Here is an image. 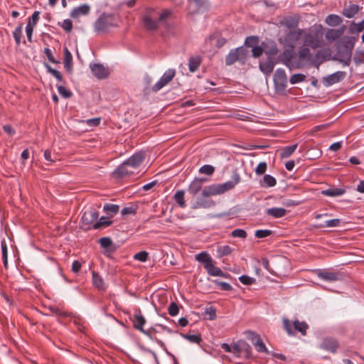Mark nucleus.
<instances>
[{"mask_svg":"<svg viewBox=\"0 0 364 364\" xmlns=\"http://www.w3.org/2000/svg\"><path fill=\"white\" fill-rule=\"evenodd\" d=\"M283 327L288 335L293 336L296 332H299L302 336L306 335V331L309 328L308 324L304 321L294 320L293 322L287 318L282 319Z\"/></svg>","mask_w":364,"mask_h":364,"instance_id":"f257e3e1","label":"nucleus"},{"mask_svg":"<svg viewBox=\"0 0 364 364\" xmlns=\"http://www.w3.org/2000/svg\"><path fill=\"white\" fill-rule=\"evenodd\" d=\"M248 58V50L242 47H238L232 49L227 56L225 57V64L227 65H232L235 63H239L242 65L245 64Z\"/></svg>","mask_w":364,"mask_h":364,"instance_id":"f03ea898","label":"nucleus"},{"mask_svg":"<svg viewBox=\"0 0 364 364\" xmlns=\"http://www.w3.org/2000/svg\"><path fill=\"white\" fill-rule=\"evenodd\" d=\"M116 26L115 18L111 14H102L95 23V29L98 32L106 31L110 27Z\"/></svg>","mask_w":364,"mask_h":364,"instance_id":"7ed1b4c3","label":"nucleus"},{"mask_svg":"<svg viewBox=\"0 0 364 364\" xmlns=\"http://www.w3.org/2000/svg\"><path fill=\"white\" fill-rule=\"evenodd\" d=\"M143 22L145 28L149 31H156L159 25L157 18V11L150 10L143 17Z\"/></svg>","mask_w":364,"mask_h":364,"instance_id":"20e7f679","label":"nucleus"},{"mask_svg":"<svg viewBox=\"0 0 364 364\" xmlns=\"http://www.w3.org/2000/svg\"><path fill=\"white\" fill-rule=\"evenodd\" d=\"M274 82L276 90L278 92H283L287 86V77L283 69H277L274 75Z\"/></svg>","mask_w":364,"mask_h":364,"instance_id":"39448f33","label":"nucleus"},{"mask_svg":"<svg viewBox=\"0 0 364 364\" xmlns=\"http://www.w3.org/2000/svg\"><path fill=\"white\" fill-rule=\"evenodd\" d=\"M176 75V70L174 69H168L166 70L161 79L152 87V90L154 92H157L161 88H163L165 85H166L169 82L172 80Z\"/></svg>","mask_w":364,"mask_h":364,"instance_id":"423d86ee","label":"nucleus"},{"mask_svg":"<svg viewBox=\"0 0 364 364\" xmlns=\"http://www.w3.org/2000/svg\"><path fill=\"white\" fill-rule=\"evenodd\" d=\"M232 353L240 357L242 353H245V358H248L251 355V347L245 341H239L232 346Z\"/></svg>","mask_w":364,"mask_h":364,"instance_id":"0eeeda50","label":"nucleus"},{"mask_svg":"<svg viewBox=\"0 0 364 364\" xmlns=\"http://www.w3.org/2000/svg\"><path fill=\"white\" fill-rule=\"evenodd\" d=\"M316 274L318 278L328 282L338 281L341 277L338 272L328 269H318L316 270Z\"/></svg>","mask_w":364,"mask_h":364,"instance_id":"6e6552de","label":"nucleus"},{"mask_svg":"<svg viewBox=\"0 0 364 364\" xmlns=\"http://www.w3.org/2000/svg\"><path fill=\"white\" fill-rule=\"evenodd\" d=\"M135 173V171L131 168L127 161L122 164L114 171L112 173L113 177L116 178H124L131 176Z\"/></svg>","mask_w":364,"mask_h":364,"instance_id":"1a4fd4ad","label":"nucleus"},{"mask_svg":"<svg viewBox=\"0 0 364 364\" xmlns=\"http://www.w3.org/2000/svg\"><path fill=\"white\" fill-rule=\"evenodd\" d=\"M90 69L92 74L98 79L107 78L109 75L108 68H105L102 64H93L90 65Z\"/></svg>","mask_w":364,"mask_h":364,"instance_id":"9d476101","label":"nucleus"},{"mask_svg":"<svg viewBox=\"0 0 364 364\" xmlns=\"http://www.w3.org/2000/svg\"><path fill=\"white\" fill-rule=\"evenodd\" d=\"M346 76L345 72L338 71L323 78V83L325 86H331L341 81Z\"/></svg>","mask_w":364,"mask_h":364,"instance_id":"9b49d317","label":"nucleus"},{"mask_svg":"<svg viewBox=\"0 0 364 364\" xmlns=\"http://www.w3.org/2000/svg\"><path fill=\"white\" fill-rule=\"evenodd\" d=\"M145 158L144 152H138L129 158L126 161L131 166V168L136 169L141 165Z\"/></svg>","mask_w":364,"mask_h":364,"instance_id":"f8f14e48","label":"nucleus"},{"mask_svg":"<svg viewBox=\"0 0 364 364\" xmlns=\"http://www.w3.org/2000/svg\"><path fill=\"white\" fill-rule=\"evenodd\" d=\"M240 181V177L238 174H235L232 181H229L223 183L218 184L220 194H223L231 189H232Z\"/></svg>","mask_w":364,"mask_h":364,"instance_id":"ddd939ff","label":"nucleus"},{"mask_svg":"<svg viewBox=\"0 0 364 364\" xmlns=\"http://www.w3.org/2000/svg\"><path fill=\"white\" fill-rule=\"evenodd\" d=\"M338 347V343L337 341L332 338H325L321 343V348L322 349H324L333 353L336 352Z\"/></svg>","mask_w":364,"mask_h":364,"instance_id":"4468645a","label":"nucleus"},{"mask_svg":"<svg viewBox=\"0 0 364 364\" xmlns=\"http://www.w3.org/2000/svg\"><path fill=\"white\" fill-rule=\"evenodd\" d=\"M132 321L133 322L134 327L136 329H138L140 331H141L142 333H144L146 335H149V333L143 329V326H144V324L146 323V319L142 316V314H141L140 311H138L133 315V318H132Z\"/></svg>","mask_w":364,"mask_h":364,"instance_id":"2eb2a0df","label":"nucleus"},{"mask_svg":"<svg viewBox=\"0 0 364 364\" xmlns=\"http://www.w3.org/2000/svg\"><path fill=\"white\" fill-rule=\"evenodd\" d=\"M98 218V213L95 210H89L84 212L81 220L85 225H91Z\"/></svg>","mask_w":364,"mask_h":364,"instance_id":"dca6fc26","label":"nucleus"},{"mask_svg":"<svg viewBox=\"0 0 364 364\" xmlns=\"http://www.w3.org/2000/svg\"><path fill=\"white\" fill-rule=\"evenodd\" d=\"M342 41L346 48V52L343 55L348 60H350L351 57V51L355 44V39L352 37L345 36L343 38Z\"/></svg>","mask_w":364,"mask_h":364,"instance_id":"f3484780","label":"nucleus"},{"mask_svg":"<svg viewBox=\"0 0 364 364\" xmlns=\"http://www.w3.org/2000/svg\"><path fill=\"white\" fill-rule=\"evenodd\" d=\"M205 269L208 274L211 276L221 277L224 278H227L228 277V274L223 272L219 267L214 265L213 260L209 264L205 265Z\"/></svg>","mask_w":364,"mask_h":364,"instance_id":"a211bd4d","label":"nucleus"},{"mask_svg":"<svg viewBox=\"0 0 364 364\" xmlns=\"http://www.w3.org/2000/svg\"><path fill=\"white\" fill-rule=\"evenodd\" d=\"M346 26H343L338 29H329L326 33V38L328 41H333L339 38L345 32Z\"/></svg>","mask_w":364,"mask_h":364,"instance_id":"6ab92c4d","label":"nucleus"},{"mask_svg":"<svg viewBox=\"0 0 364 364\" xmlns=\"http://www.w3.org/2000/svg\"><path fill=\"white\" fill-rule=\"evenodd\" d=\"M90 7L88 5L82 4L74 8L70 13V16L73 18H76L80 16L87 15L90 13Z\"/></svg>","mask_w":364,"mask_h":364,"instance_id":"aec40b11","label":"nucleus"},{"mask_svg":"<svg viewBox=\"0 0 364 364\" xmlns=\"http://www.w3.org/2000/svg\"><path fill=\"white\" fill-rule=\"evenodd\" d=\"M215 202L210 199L198 197L193 203V208H208L215 205Z\"/></svg>","mask_w":364,"mask_h":364,"instance_id":"412c9836","label":"nucleus"},{"mask_svg":"<svg viewBox=\"0 0 364 364\" xmlns=\"http://www.w3.org/2000/svg\"><path fill=\"white\" fill-rule=\"evenodd\" d=\"M205 181V180L203 178H195L188 186V192L193 196L196 195L201 190Z\"/></svg>","mask_w":364,"mask_h":364,"instance_id":"4be33fe9","label":"nucleus"},{"mask_svg":"<svg viewBox=\"0 0 364 364\" xmlns=\"http://www.w3.org/2000/svg\"><path fill=\"white\" fill-rule=\"evenodd\" d=\"M216 195H220L218 184L206 186L202 191V196L203 198H208Z\"/></svg>","mask_w":364,"mask_h":364,"instance_id":"5701e85b","label":"nucleus"},{"mask_svg":"<svg viewBox=\"0 0 364 364\" xmlns=\"http://www.w3.org/2000/svg\"><path fill=\"white\" fill-rule=\"evenodd\" d=\"M266 213L274 218H280L286 215L287 210L283 208H271L267 209Z\"/></svg>","mask_w":364,"mask_h":364,"instance_id":"b1692460","label":"nucleus"},{"mask_svg":"<svg viewBox=\"0 0 364 364\" xmlns=\"http://www.w3.org/2000/svg\"><path fill=\"white\" fill-rule=\"evenodd\" d=\"M64 66L68 71H70L73 66V56L68 48H64Z\"/></svg>","mask_w":364,"mask_h":364,"instance_id":"393cba45","label":"nucleus"},{"mask_svg":"<svg viewBox=\"0 0 364 364\" xmlns=\"http://www.w3.org/2000/svg\"><path fill=\"white\" fill-rule=\"evenodd\" d=\"M92 283L93 285L99 290L105 289L103 279L98 273L95 272H92Z\"/></svg>","mask_w":364,"mask_h":364,"instance_id":"a878e982","label":"nucleus"},{"mask_svg":"<svg viewBox=\"0 0 364 364\" xmlns=\"http://www.w3.org/2000/svg\"><path fill=\"white\" fill-rule=\"evenodd\" d=\"M321 193L323 196H331V197L340 196L345 193V190L343 188H328V189L322 191Z\"/></svg>","mask_w":364,"mask_h":364,"instance_id":"bb28decb","label":"nucleus"},{"mask_svg":"<svg viewBox=\"0 0 364 364\" xmlns=\"http://www.w3.org/2000/svg\"><path fill=\"white\" fill-rule=\"evenodd\" d=\"M274 63L272 59H269L267 61H261L259 63L260 70L266 74L271 73L274 69Z\"/></svg>","mask_w":364,"mask_h":364,"instance_id":"cd10ccee","label":"nucleus"},{"mask_svg":"<svg viewBox=\"0 0 364 364\" xmlns=\"http://www.w3.org/2000/svg\"><path fill=\"white\" fill-rule=\"evenodd\" d=\"M304 44L313 48H316L321 46L320 41L313 35H308L305 37Z\"/></svg>","mask_w":364,"mask_h":364,"instance_id":"c85d7f7f","label":"nucleus"},{"mask_svg":"<svg viewBox=\"0 0 364 364\" xmlns=\"http://www.w3.org/2000/svg\"><path fill=\"white\" fill-rule=\"evenodd\" d=\"M196 259L199 262L203 263L205 269V265L209 264L213 260L212 257L206 252H202L196 255Z\"/></svg>","mask_w":364,"mask_h":364,"instance_id":"c756f323","label":"nucleus"},{"mask_svg":"<svg viewBox=\"0 0 364 364\" xmlns=\"http://www.w3.org/2000/svg\"><path fill=\"white\" fill-rule=\"evenodd\" d=\"M359 11V7L355 4H350L343 9V14L347 18L353 17Z\"/></svg>","mask_w":364,"mask_h":364,"instance_id":"7c9ffc66","label":"nucleus"},{"mask_svg":"<svg viewBox=\"0 0 364 364\" xmlns=\"http://www.w3.org/2000/svg\"><path fill=\"white\" fill-rule=\"evenodd\" d=\"M296 148H297V144H293L291 146H286V147L283 148L280 151V154H279L281 158L284 159V158L289 157L295 151Z\"/></svg>","mask_w":364,"mask_h":364,"instance_id":"2f4dec72","label":"nucleus"},{"mask_svg":"<svg viewBox=\"0 0 364 364\" xmlns=\"http://www.w3.org/2000/svg\"><path fill=\"white\" fill-rule=\"evenodd\" d=\"M201 63L200 57H191L189 59L188 67L191 72L194 73L198 70Z\"/></svg>","mask_w":364,"mask_h":364,"instance_id":"473e14b6","label":"nucleus"},{"mask_svg":"<svg viewBox=\"0 0 364 364\" xmlns=\"http://www.w3.org/2000/svg\"><path fill=\"white\" fill-rule=\"evenodd\" d=\"M342 22L341 18L335 14H330L326 18V23L331 26H336Z\"/></svg>","mask_w":364,"mask_h":364,"instance_id":"72a5a7b5","label":"nucleus"},{"mask_svg":"<svg viewBox=\"0 0 364 364\" xmlns=\"http://www.w3.org/2000/svg\"><path fill=\"white\" fill-rule=\"evenodd\" d=\"M22 32H23V23H21L16 28L13 33V36L15 39L16 43L18 46L20 45L21 42V38H22Z\"/></svg>","mask_w":364,"mask_h":364,"instance_id":"f704fd0d","label":"nucleus"},{"mask_svg":"<svg viewBox=\"0 0 364 364\" xmlns=\"http://www.w3.org/2000/svg\"><path fill=\"white\" fill-rule=\"evenodd\" d=\"M112 224V221L109 220H107L105 217H101L100 220L97 222H95L93 225L94 229H99L101 228H105L108 227Z\"/></svg>","mask_w":364,"mask_h":364,"instance_id":"c9c22d12","label":"nucleus"},{"mask_svg":"<svg viewBox=\"0 0 364 364\" xmlns=\"http://www.w3.org/2000/svg\"><path fill=\"white\" fill-rule=\"evenodd\" d=\"M232 250L229 245L219 246L217 249V253L219 257L231 254Z\"/></svg>","mask_w":364,"mask_h":364,"instance_id":"e433bc0d","label":"nucleus"},{"mask_svg":"<svg viewBox=\"0 0 364 364\" xmlns=\"http://www.w3.org/2000/svg\"><path fill=\"white\" fill-rule=\"evenodd\" d=\"M174 199L181 208L186 207V202L184 200V191H177L174 195Z\"/></svg>","mask_w":364,"mask_h":364,"instance_id":"4c0bfd02","label":"nucleus"},{"mask_svg":"<svg viewBox=\"0 0 364 364\" xmlns=\"http://www.w3.org/2000/svg\"><path fill=\"white\" fill-rule=\"evenodd\" d=\"M172 12L171 10L165 9L161 12L157 11V18L160 23L165 22L171 15Z\"/></svg>","mask_w":364,"mask_h":364,"instance_id":"58836bf2","label":"nucleus"},{"mask_svg":"<svg viewBox=\"0 0 364 364\" xmlns=\"http://www.w3.org/2000/svg\"><path fill=\"white\" fill-rule=\"evenodd\" d=\"M364 30V20L360 23L352 22L350 26V33H360Z\"/></svg>","mask_w":364,"mask_h":364,"instance_id":"ea45409f","label":"nucleus"},{"mask_svg":"<svg viewBox=\"0 0 364 364\" xmlns=\"http://www.w3.org/2000/svg\"><path fill=\"white\" fill-rule=\"evenodd\" d=\"M306 80V75L304 74L298 73V74H294L290 77V83L294 85L299 82H304Z\"/></svg>","mask_w":364,"mask_h":364,"instance_id":"a19ab883","label":"nucleus"},{"mask_svg":"<svg viewBox=\"0 0 364 364\" xmlns=\"http://www.w3.org/2000/svg\"><path fill=\"white\" fill-rule=\"evenodd\" d=\"M340 224V220L335 218L331 219L329 220H327L325 222V224L323 225H319L317 227L318 228H334L338 226Z\"/></svg>","mask_w":364,"mask_h":364,"instance_id":"79ce46f5","label":"nucleus"},{"mask_svg":"<svg viewBox=\"0 0 364 364\" xmlns=\"http://www.w3.org/2000/svg\"><path fill=\"white\" fill-rule=\"evenodd\" d=\"M299 56L301 60H309L311 59V53L308 48H303L299 52Z\"/></svg>","mask_w":364,"mask_h":364,"instance_id":"37998d69","label":"nucleus"},{"mask_svg":"<svg viewBox=\"0 0 364 364\" xmlns=\"http://www.w3.org/2000/svg\"><path fill=\"white\" fill-rule=\"evenodd\" d=\"M104 210L112 215H115L119 211V206L114 204H107L104 206Z\"/></svg>","mask_w":364,"mask_h":364,"instance_id":"c03bdc74","label":"nucleus"},{"mask_svg":"<svg viewBox=\"0 0 364 364\" xmlns=\"http://www.w3.org/2000/svg\"><path fill=\"white\" fill-rule=\"evenodd\" d=\"M254 346L258 352H262V353H265L267 354L269 353L267 348H266L264 342L262 341V340L261 338L257 339V341L254 343Z\"/></svg>","mask_w":364,"mask_h":364,"instance_id":"a18cd8bd","label":"nucleus"},{"mask_svg":"<svg viewBox=\"0 0 364 364\" xmlns=\"http://www.w3.org/2000/svg\"><path fill=\"white\" fill-rule=\"evenodd\" d=\"M183 337L185 339L189 341L190 342L198 344L201 341V337H200V334H194V335L184 334V335H183Z\"/></svg>","mask_w":364,"mask_h":364,"instance_id":"49530a36","label":"nucleus"},{"mask_svg":"<svg viewBox=\"0 0 364 364\" xmlns=\"http://www.w3.org/2000/svg\"><path fill=\"white\" fill-rule=\"evenodd\" d=\"M215 171V168L211 165H204L200 168L199 172L208 176L212 175Z\"/></svg>","mask_w":364,"mask_h":364,"instance_id":"de8ad7c7","label":"nucleus"},{"mask_svg":"<svg viewBox=\"0 0 364 364\" xmlns=\"http://www.w3.org/2000/svg\"><path fill=\"white\" fill-rule=\"evenodd\" d=\"M1 250H2V258L4 261V264L5 267H7L8 264V252H7V245L5 241L1 242Z\"/></svg>","mask_w":364,"mask_h":364,"instance_id":"09e8293b","label":"nucleus"},{"mask_svg":"<svg viewBox=\"0 0 364 364\" xmlns=\"http://www.w3.org/2000/svg\"><path fill=\"white\" fill-rule=\"evenodd\" d=\"M168 314L171 316H176L179 312V307H178V304L175 302L171 303V304L169 305V306L168 308Z\"/></svg>","mask_w":364,"mask_h":364,"instance_id":"8fccbe9b","label":"nucleus"},{"mask_svg":"<svg viewBox=\"0 0 364 364\" xmlns=\"http://www.w3.org/2000/svg\"><path fill=\"white\" fill-rule=\"evenodd\" d=\"M149 253L146 251H141L134 255V259L140 262H146L148 259Z\"/></svg>","mask_w":364,"mask_h":364,"instance_id":"3c124183","label":"nucleus"},{"mask_svg":"<svg viewBox=\"0 0 364 364\" xmlns=\"http://www.w3.org/2000/svg\"><path fill=\"white\" fill-rule=\"evenodd\" d=\"M239 280L245 285H251L255 282V279L247 275H242L239 277Z\"/></svg>","mask_w":364,"mask_h":364,"instance_id":"603ef678","label":"nucleus"},{"mask_svg":"<svg viewBox=\"0 0 364 364\" xmlns=\"http://www.w3.org/2000/svg\"><path fill=\"white\" fill-rule=\"evenodd\" d=\"M231 235L233 237H240L245 239L247 237V232L242 229H235L231 232Z\"/></svg>","mask_w":364,"mask_h":364,"instance_id":"864d4df0","label":"nucleus"},{"mask_svg":"<svg viewBox=\"0 0 364 364\" xmlns=\"http://www.w3.org/2000/svg\"><path fill=\"white\" fill-rule=\"evenodd\" d=\"M282 23L289 28H295L297 26V21L293 18H285Z\"/></svg>","mask_w":364,"mask_h":364,"instance_id":"5fc2aeb1","label":"nucleus"},{"mask_svg":"<svg viewBox=\"0 0 364 364\" xmlns=\"http://www.w3.org/2000/svg\"><path fill=\"white\" fill-rule=\"evenodd\" d=\"M221 290L223 291H230L232 289V286L224 282H220L218 280H214L213 282Z\"/></svg>","mask_w":364,"mask_h":364,"instance_id":"6e6d98bb","label":"nucleus"},{"mask_svg":"<svg viewBox=\"0 0 364 364\" xmlns=\"http://www.w3.org/2000/svg\"><path fill=\"white\" fill-rule=\"evenodd\" d=\"M264 182L269 187H272L276 185L277 181L274 177L270 175H265L263 178Z\"/></svg>","mask_w":364,"mask_h":364,"instance_id":"4d7b16f0","label":"nucleus"},{"mask_svg":"<svg viewBox=\"0 0 364 364\" xmlns=\"http://www.w3.org/2000/svg\"><path fill=\"white\" fill-rule=\"evenodd\" d=\"M272 232V230H258L255 232V235L257 238H264L269 236Z\"/></svg>","mask_w":364,"mask_h":364,"instance_id":"13d9d810","label":"nucleus"},{"mask_svg":"<svg viewBox=\"0 0 364 364\" xmlns=\"http://www.w3.org/2000/svg\"><path fill=\"white\" fill-rule=\"evenodd\" d=\"M267 163L265 162H260L257 168H255V173L257 175H262L263 173H265L266 170H267Z\"/></svg>","mask_w":364,"mask_h":364,"instance_id":"bf43d9fd","label":"nucleus"},{"mask_svg":"<svg viewBox=\"0 0 364 364\" xmlns=\"http://www.w3.org/2000/svg\"><path fill=\"white\" fill-rule=\"evenodd\" d=\"M303 31L302 30H298L296 31H291L288 34V39L289 40H294V41H298L300 36L302 34Z\"/></svg>","mask_w":364,"mask_h":364,"instance_id":"052dcab7","label":"nucleus"},{"mask_svg":"<svg viewBox=\"0 0 364 364\" xmlns=\"http://www.w3.org/2000/svg\"><path fill=\"white\" fill-rule=\"evenodd\" d=\"M40 12L35 11L32 14L31 17L29 18L28 23H31V25L33 27L36 26L38 21L39 20Z\"/></svg>","mask_w":364,"mask_h":364,"instance_id":"680f3d73","label":"nucleus"},{"mask_svg":"<svg viewBox=\"0 0 364 364\" xmlns=\"http://www.w3.org/2000/svg\"><path fill=\"white\" fill-rule=\"evenodd\" d=\"M99 242L101 247L104 248H109L112 244V241L109 237H102L100 239Z\"/></svg>","mask_w":364,"mask_h":364,"instance_id":"e2e57ef3","label":"nucleus"},{"mask_svg":"<svg viewBox=\"0 0 364 364\" xmlns=\"http://www.w3.org/2000/svg\"><path fill=\"white\" fill-rule=\"evenodd\" d=\"M61 27L66 31L70 32L73 29V23L70 19H65L63 21Z\"/></svg>","mask_w":364,"mask_h":364,"instance_id":"0e129e2a","label":"nucleus"},{"mask_svg":"<svg viewBox=\"0 0 364 364\" xmlns=\"http://www.w3.org/2000/svg\"><path fill=\"white\" fill-rule=\"evenodd\" d=\"M58 92L64 97L68 98L70 97L72 93L70 91L68 90L64 86H58Z\"/></svg>","mask_w":364,"mask_h":364,"instance_id":"69168bd1","label":"nucleus"},{"mask_svg":"<svg viewBox=\"0 0 364 364\" xmlns=\"http://www.w3.org/2000/svg\"><path fill=\"white\" fill-rule=\"evenodd\" d=\"M48 68L49 73H51L57 80H58L59 81H61L63 80V76L58 70H55L50 67H48Z\"/></svg>","mask_w":364,"mask_h":364,"instance_id":"338daca9","label":"nucleus"},{"mask_svg":"<svg viewBox=\"0 0 364 364\" xmlns=\"http://www.w3.org/2000/svg\"><path fill=\"white\" fill-rule=\"evenodd\" d=\"M135 213H136V209L132 206L125 207L122 210V212H121L122 215H123L135 214Z\"/></svg>","mask_w":364,"mask_h":364,"instance_id":"774afa93","label":"nucleus"}]
</instances>
